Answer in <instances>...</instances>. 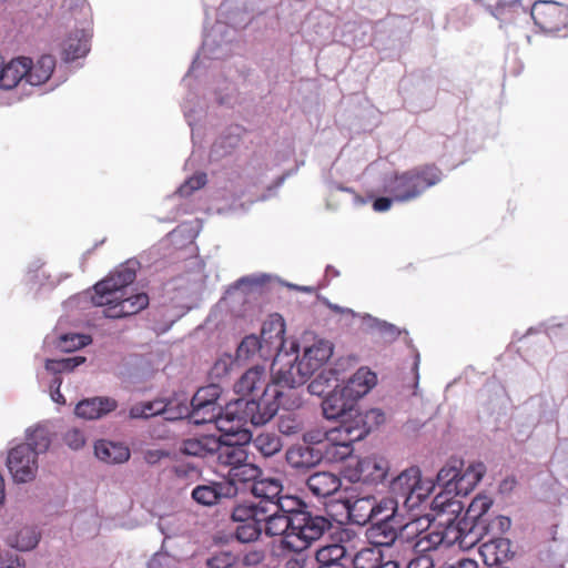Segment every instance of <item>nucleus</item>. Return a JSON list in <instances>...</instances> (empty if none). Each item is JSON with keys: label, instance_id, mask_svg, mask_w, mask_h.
<instances>
[{"label": "nucleus", "instance_id": "obj_55", "mask_svg": "<svg viewBox=\"0 0 568 568\" xmlns=\"http://www.w3.org/2000/svg\"><path fill=\"white\" fill-rule=\"evenodd\" d=\"M435 488V483L432 479H422V475L418 476V483L414 485V491H412V501L407 504V507L414 508L423 503Z\"/></svg>", "mask_w": 568, "mask_h": 568}, {"label": "nucleus", "instance_id": "obj_16", "mask_svg": "<svg viewBox=\"0 0 568 568\" xmlns=\"http://www.w3.org/2000/svg\"><path fill=\"white\" fill-rule=\"evenodd\" d=\"M248 420L242 409L232 412L230 410V404H227L215 425L223 433L226 440L234 437L236 443H248L251 434L245 429Z\"/></svg>", "mask_w": 568, "mask_h": 568}, {"label": "nucleus", "instance_id": "obj_10", "mask_svg": "<svg viewBox=\"0 0 568 568\" xmlns=\"http://www.w3.org/2000/svg\"><path fill=\"white\" fill-rule=\"evenodd\" d=\"M530 17L544 31H559L568 24V6L555 0H538L531 7Z\"/></svg>", "mask_w": 568, "mask_h": 568}, {"label": "nucleus", "instance_id": "obj_14", "mask_svg": "<svg viewBox=\"0 0 568 568\" xmlns=\"http://www.w3.org/2000/svg\"><path fill=\"white\" fill-rule=\"evenodd\" d=\"M122 296L103 310L109 318H122L135 315L149 306V295L143 292H134L132 288L121 294Z\"/></svg>", "mask_w": 568, "mask_h": 568}, {"label": "nucleus", "instance_id": "obj_4", "mask_svg": "<svg viewBox=\"0 0 568 568\" xmlns=\"http://www.w3.org/2000/svg\"><path fill=\"white\" fill-rule=\"evenodd\" d=\"M384 420V414L379 409H371L366 413L355 412L354 417L341 420L338 427L328 432V442L336 445L353 444L364 439L372 430L373 425H379Z\"/></svg>", "mask_w": 568, "mask_h": 568}, {"label": "nucleus", "instance_id": "obj_37", "mask_svg": "<svg viewBox=\"0 0 568 568\" xmlns=\"http://www.w3.org/2000/svg\"><path fill=\"white\" fill-rule=\"evenodd\" d=\"M225 485L222 483H211L199 485L192 490V498L200 505L213 506L225 496Z\"/></svg>", "mask_w": 568, "mask_h": 568}, {"label": "nucleus", "instance_id": "obj_32", "mask_svg": "<svg viewBox=\"0 0 568 568\" xmlns=\"http://www.w3.org/2000/svg\"><path fill=\"white\" fill-rule=\"evenodd\" d=\"M55 68V59L51 54L41 55L36 63L28 58L27 82L31 85H41L52 75Z\"/></svg>", "mask_w": 568, "mask_h": 568}, {"label": "nucleus", "instance_id": "obj_57", "mask_svg": "<svg viewBox=\"0 0 568 568\" xmlns=\"http://www.w3.org/2000/svg\"><path fill=\"white\" fill-rule=\"evenodd\" d=\"M236 562V556L232 551L214 552L206 560L209 568H231Z\"/></svg>", "mask_w": 568, "mask_h": 568}, {"label": "nucleus", "instance_id": "obj_17", "mask_svg": "<svg viewBox=\"0 0 568 568\" xmlns=\"http://www.w3.org/2000/svg\"><path fill=\"white\" fill-rule=\"evenodd\" d=\"M355 404L342 387H336L322 402L323 415L327 419L352 418L356 412Z\"/></svg>", "mask_w": 568, "mask_h": 568}, {"label": "nucleus", "instance_id": "obj_46", "mask_svg": "<svg viewBox=\"0 0 568 568\" xmlns=\"http://www.w3.org/2000/svg\"><path fill=\"white\" fill-rule=\"evenodd\" d=\"M488 531V525L481 521L473 524L467 523L464 517V551L470 550L477 542L481 540L484 535Z\"/></svg>", "mask_w": 568, "mask_h": 568}, {"label": "nucleus", "instance_id": "obj_36", "mask_svg": "<svg viewBox=\"0 0 568 568\" xmlns=\"http://www.w3.org/2000/svg\"><path fill=\"white\" fill-rule=\"evenodd\" d=\"M263 530L268 537L281 536L285 540L292 531V519L274 510L263 515Z\"/></svg>", "mask_w": 568, "mask_h": 568}, {"label": "nucleus", "instance_id": "obj_26", "mask_svg": "<svg viewBox=\"0 0 568 568\" xmlns=\"http://www.w3.org/2000/svg\"><path fill=\"white\" fill-rule=\"evenodd\" d=\"M306 485L316 497H328L341 488V479L329 471H317L312 474Z\"/></svg>", "mask_w": 568, "mask_h": 568}, {"label": "nucleus", "instance_id": "obj_1", "mask_svg": "<svg viewBox=\"0 0 568 568\" xmlns=\"http://www.w3.org/2000/svg\"><path fill=\"white\" fill-rule=\"evenodd\" d=\"M301 406V400L292 392L286 393L285 389L273 379L266 385L262 395L255 399H246L244 397L230 403V410L236 412L242 409L248 423L254 426H262L268 423L282 407L292 410Z\"/></svg>", "mask_w": 568, "mask_h": 568}, {"label": "nucleus", "instance_id": "obj_53", "mask_svg": "<svg viewBox=\"0 0 568 568\" xmlns=\"http://www.w3.org/2000/svg\"><path fill=\"white\" fill-rule=\"evenodd\" d=\"M437 539L438 535L435 529L419 532L414 545V554H429V551L434 549L440 550V545Z\"/></svg>", "mask_w": 568, "mask_h": 568}, {"label": "nucleus", "instance_id": "obj_23", "mask_svg": "<svg viewBox=\"0 0 568 568\" xmlns=\"http://www.w3.org/2000/svg\"><path fill=\"white\" fill-rule=\"evenodd\" d=\"M28 58H14L0 67V89L12 90L22 80L27 81Z\"/></svg>", "mask_w": 568, "mask_h": 568}, {"label": "nucleus", "instance_id": "obj_24", "mask_svg": "<svg viewBox=\"0 0 568 568\" xmlns=\"http://www.w3.org/2000/svg\"><path fill=\"white\" fill-rule=\"evenodd\" d=\"M267 383V373L264 366L256 365L250 369H247L241 378L235 383L234 390L236 394L242 395L243 397L246 395H252L254 392L263 388L268 385Z\"/></svg>", "mask_w": 568, "mask_h": 568}, {"label": "nucleus", "instance_id": "obj_61", "mask_svg": "<svg viewBox=\"0 0 568 568\" xmlns=\"http://www.w3.org/2000/svg\"><path fill=\"white\" fill-rule=\"evenodd\" d=\"M303 444L325 449L328 444V432L313 429L303 434Z\"/></svg>", "mask_w": 568, "mask_h": 568}, {"label": "nucleus", "instance_id": "obj_22", "mask_svg": "<svg viewBox=\"0 0 568 568\" xmlns=\"http://www.w3.org/2000/svg\"><path fill=\"white\" fill-rule=\"evenodd\" d=\"M418 476L419 468L413 466L403 470L390 481L389 489L396 503L402 501L407 506V504L412 501V491H414V485L418 483Z\"/></svg>", "mask_w": 568, "mask_h": 568}, {"label": "nucleus", "instance_id": "obj_43", "mask_svg": "<svg viewBox=\"0 0 568 568\" xmlns=\"http://www.w3.org/2000/svg\"><path fill=\"white\" fill-rule=\"evenodd\" d=\"M89 52V42L83 32L68 37L63 42V53L67 60H75Z\"/></svg>", "mask_w": 568, "mask_h": 568}, {"label": "nucleus", "instance_id": "obj_48", "mask_svg": "<svg viewBox=\"0 0 568 568\" xmlns=\"http://www.w3.org/2000/svg\"><path fill=\"white\" fill-rule=\"evenodd\" d=\"M486 470V465L483 462H474L464 469V497L476 488Z\"/></svg>", "mask_w": 568, "mask_h": 568}, {"label": "nucleus", "instance_id": "obj_8", "mask_svg": "<svg viewBox=\"0 0 568 568\" xmlns=\"http://www.w3.org/2000/svg\"><path fill=\"white\" fill-rule=\"evenodd\" d=\"M135 271L128 267L121 266L115 272L110 274L106 278L98 282L94 285V294L91 300L95 306H105L120 298L129 286L135 281Z\"/></svg>", "mask_w": 568, "mask_h": 568}, {"label": "nucleus", "instance_id": "obj_2", "mask_svg": "<svg viewBox=\"0 0 568 568\" xmlns=\"http://www.w3.org/2000/svg\"><path fill=\"white\" fill-rule=\"evenodd\" d=\"M442 180V171L434 164L415 166L402 173H395L385 185L396 202H408L420 196L427 189Z\"/></svg>", "mask_w": 568, "mask_h": 568}, {"label": "nucleus", "instance_id": "obj_54", "mask_svg": "<svg viewBox=\"0 0 568 568\" xmlns=\"http://www.w3.org/2000/svg\"><path fill=\"white\" fill-rule=\"evenodd\" d=\"M84 362L85 358L82 356L68 357L62 359H48L45 362V369L53 374L72 372L75 367Z\"/></svg>", "mask_w": 568, "mask_h": 568}, {"label": "nucleus", "instance_id": "obj_64", "mask_svg": "<svg viewBox=\"0 0 568 568\" xmlns=\"http://www.w3.org/2000/svg\"><path fill=\"white\" fill-rule=\"evenodd\" d=\"M407 568H434V559L429 554H415Z\"/></svg>", "mask_w": 568, "mask_h": 568}, {"label": "nucleus", "instance_id": "obj_58", "mask_svg": "<svg viewBox=\"0 0 568 568\" xmlns=\"http://www.w3.org/2000/svg\"><path fill=\"white\" fill-rule=\"evenodd\" d=\"M206 182L205 173H195L179 187L178 193L181 196H190L194 191L202 189Z\"/></svg>", "mask_w": 568, "mask_h": 568}, {"label": "nucleus", "instance_id": "obj_52", "mask_svg": "<svg viewBox=\"0 0 568 568\" xmlns=\"http://www.w3.org/2000/svg\"><path fill=\"white\" fill-rule=\"evenodd\" d=\"M278 432L285 436H295L304 429V422L294 414L280 416L277 422Z\"/></svg>", "mask_w": 568, "mask_h": 568}, {"label": "nucleus", "instance_id": "obj_13", "mask_svg": "<svg viewBox=\"0 0 568 568\" xmlns=\"http://www.w3.org/2000/svg\"><path fill=\"white\" fill-rule=\"evenodd\" d=\"M315 372H317L315 366L302 356L296 357L295 362L290 364L288 367L278 369L274 379L283 387V389L286 390V393H291L292 390V393L302 402L297 388L304 385Z\"/></svg>", "mask_w": 568, "mask_h": 568}, {"label": "nucleus", "instance_id": "obj_30", "mask_svg": "<svg viewBox=\"0 0 568 568\" xmlns=\"http://www.w3.org/2000/svg\"><path fill=\"white\" fill-rule=\"evenodd\" d=\"M373 547H389L398 537V529L394 526L393 516H387L372 525L368 530Z\"/></svg>", "mask_w": 568, "mask_h": 568}, {"label": "nucleus", "instance_id": "obj_45", "mask_svg": "<svg viewBox=\"0 0 568 568\" xmlns=\"http://www.w3.org/2000/svg\"><path fill=\"white\" fill-rule=\"evenodd\" d=\"M261 475V468L247 463L246 460L241 463L239 466L233 467L229 470V478L231 483H247L257 480Z\"/></svg>", "mask_w": 568, "mask_h": 568}, {"label": "nucleus", "instance_id": "obj_29", "mask_svg": "<svg viewBox=\"0 0 568 568\" xmlns=\"http://www.w3.org/2000/svg\"><path fill=\"white\" fill-rule=\"evenodd\" d=\"M216 449H219V438L213 435L187 438L184 439L180 446V452L182 454L194 457L214 455Z\"/></svg>", "mask_w": 568, "mask_h": 568}, {"label": "nucleus", "instance_id": "obj_9", "mask_svg": "<svg viewBox=\"0 0 568 568\" xmlns=\"http://www.w3.org/2000/svg\"><path fill=\"white\" fill-rule=\"evenodd\" d=\"M439 524L435 531L438 535L443 558L449 554L455 558L462 557V518L460 513H444L438 509Z\"/></svg>", "mask_w": 568, "mask_h": 568}, {"label": "nucleus", "instance_id": "obj_20", "mask_svg": "<svg viewBox=\"0 0 568 568\" xmlns=\"http://www.w3.org/2000/svg\"><path fill=\"white\" fill-rule=\"evenodd\" d=\"M377 384V375L368 367H359L342 387L344 394L346 393L351 400L355 403L368 394L373 387Z\"/></svg>", "mask_w": 568, "mask_h": 568}, {"label": "nucleus", "instance_id": "obj_59", "mask_svg": "<svg viewBox=\"0 0 568 568\" xmlns=\"http://www.w3.org/2000/svg\"><path fill=\"white\" fill-rule=\"evenodd\" d=\"M323 453H325L324 458L329 462H342L352 455L353 448H349L347 445H336L328 442Z\"/></svg>", "mask_w": 568, "mask_h": 568}, {"label": "nucleus", "instance_id": "obj_3", "mask_svg": "<svg viewBox=\"0 0 568 568\" xmlns=\"http://www.w3.org/2000/svg\"><path fill=\"white\" fill-rule=\"evenodd\" d=\"M333 527L332 521L322 515L313 514L310 508L292 519V531L281 546L294 552H302L320 540Z\"/></svg>", "mask_w": 568, "mask_h": 568}, {"label": "nucleus", "instance_id": "obj_40", "mask_svg": "<svg viewBox=\"0 0 568 568\" xmlns=\"http://www.w3.org/2000/svg\"><path fill=\"white\" fill-rule=\"evenodd\" d=\"M275 510L280 514L293 519L295 516L301 515L305 511L308 505L300 497L294 495H281L276 501H274Z\"/></svg>", "mask_w": 568, "mask_h": 568}, {"label": "nucleus", "instance_id": "obj_5", "mask_svg": "<svg viewBox=\"0 0 568 568\" xmlns=\"http://www.w3.org/2000/svg\"><path fill=\"white\" fill-rule=\"evenodd\" d=\"M460 483L462 460L445 465L437 474V484L442 490L434 498V508L444 513H462Z\"/></svg>", "mask_w": 568, "mask_h": 568}, {"label": "nucleus", "instance_id": "obj_28", "mask_svg": "<svg viewBox=\"0 0 568 568\" xmlns=\"http://www.w3.org/2000/svg\"><path fill=\"white\" fill-rule=\"evenodd\" d=\"M250 489L252 495L260 499L257 505L271 504L274 506V501L282 495L283 485L277 478L265 477L254 480Z\"/></svg>", "mask_w": 568, "mask_h": 568}, {"label": "nucleus", "instance_id": "obj_19", "mask_svg": "<svg viewBox=\"0 0 568 568\" xmlns=\"http://www.w3.org/2000/svg\"><path fill=\"white\" fill-rule=\"evenodd\" d=\"M388 469V462L384 457L367 456L357 462L355 468L356 480L366 484H378L386 478Z\"/></svg>", "mask_w": 568, "mask_h": 568}, {"label": "nucleus", "instance_id": "obj_15", "mask_svg": "<svg viewBox=\"0 0 568 568\" xmlns=\"http://www.w3.org/2000/svg\"><path fill=\"white\" fill-rule=\"evenodd\" d=\"M285 322L278 314H272L263 323L260 338L263 342L265 358L278 356L285 344Z\"/></svg>", "mask_w": 568, "mask_h": 568}, {"label": "nucleus", "instance_id": "obj_56", "mask_svg": "<svg viewBox=\"0 0 568 568\" xmlns=\"http://www.w3.org/2000/svg\"><path fill=\"white\" fill-rule=\"evenodd\" d=\"M221 388L216 384H210L196 390L191 399V405H203L209 403H219Z\"/></svg>", "mask_w": 568, "mask_h": 568}, {"label": "nucleus", "instance_id": "obj_41", "mask_svg": "<svg viewBox=\"0 0 568 568\" xmlns=\"http://www.w3.org/2000/svg\"><path fill=\"white\" fill-rule=\"evenodd\" d=\"M333 355V346L329 342L320 341L305 348L303 356L318 371Z\"/></svg>", "mask_w": 568, "mask_h": 568}, {"label": "nucleus", "instance_id": "obj_38", "mask_svg": "<svg viewBox=\"0 0 568 568\" xmlns=\"http://www.w3.org/2000/svg\"><path fill=\"white\" fill-rule=\"evenodd\" d=\"M222 405L219 403H209L203 405H191L189 417L196 424H206L214 422L216 424L222 412Z\"/></svg>", "mask_w": 568, "mask_h": 568}, {"label": "nucleus", "instance_id": "obj_25", "mask_svg": "<svg viewBox=\"0 0 568 568\" xmlns=\"http://www.w3.org/2000/svg\"><path fill=\"white\" fill-rule=\"evenodd\" d=\"M347 513L353 523L366 525L381 513V508L377 506L374 497L367 496L357 498L352 503L348 501Z\"/></svg>", "mask_w": 568, "mask_h": 568}, {"label": "nucleus", "instance_id": "obj_35", "mask_svg": "<svg viewBox=\"0 0 568 568\" xmlns=\"http://www.w3.org/2000/svg\"><path fill=\"white\" fill-rule=\"evenodd\" d=\"M248 442L251 443L252 447L264 458H270L277 455L283 448L281 437L273 432H261L254 437L251 436Z\"/></svg>", "mask_w": 568, "mask_h": 568}, {"label": "nucleus", "instance_id": "obj_51", "mask_svg": "<svg viewBox=\"0 0 568 568\" xmlns=\"http://www.w3.org/2000/svg\"><path fill=\"white\" fill-rule=\"evenodd\" d=\"M166 405L162 400L139 403L130 408L131 418H150L165 412Z\"/></svg>", "mask_w": 568, "mask_h": 568}, {"label": "nucleus", "instance_id": "obj_50", "mask_svg": "<svg viewBox=\"0 0 568 568\" xmlns=\"http://www.w3.org/2000/svg\"><path fill=\"white\" fill-rule=\"evenodd\" d=\"M51 444L49 432L44 427H36L27 435V443L22 445H28L32 447L36 456L39 454L45 453Z\"/></svg>", "mask_w": 568, "mask_h": 568}, {"label": "nucleus", "instance_id": "obj_49", "mask_svg": "<svg viewBox=\"0 0 568 568\" xmlns=\"http://www.w3.org/2000/svg\"><path fill=\"white\" fill-rule=\"evenodd\" d=\"M255 354L266 359L262 339L255 335L244 337L236 351L237 358L248 359Z\"/></svg>", "mask_w": 568, "mask_h": 568}, {"label": "nucleus", "instance_id": "obj_12", "mask_svg": "<svg viewBox=\"0 0 568 568\" xmlns=\"http://www.w3.org/2000/svg\"><path fill=\"white\" fill-rule=\"evenodd\" d=\"M315 372H317L315 366L302 356L296 357L295 362L290 364L288 367L278 369L274 379L283 387V389L286 390V393H291L292 390V393L302 402L297 388L304 385Z\"/></svg>", "mask_w": 568, "mask_h": 568}, {"label": "nucleus", "instance_id": "obj_34", "mask_svg": "<svg viewBox=\"0 0 568 568\" xmlns=\"http://www.w3.org/2000/svg\"><path fill=\"white\" fill-rule=\"evenodd\" d=\"M479 554L487 566H493L507 560L511 555L510 540L507 538H497L485 542Z\"/></svg>", "mask_w": 568, "mask_h": 568}, {"label": "nucleus", "instance_id": "obj_18", "mask_svg": "<svg viewBox=\"0 0 568 568\" xmlns=\"http://www.w3.org/2000/svg\"><path fill=\"white\" fill-rule=\"evenodd\" d=\"M324 456L322 448L304 444L292 445L285 453L287 464L298 470L315 467Z\"/></svg>", "mask_w": 568, "mask_h": 568}, {"label": "nucleus", "instance_id": "obj_47", "mask_svg": "<svg viewBox=\"0 0 568 568\" xmlns=\"http://www.w3.org/2000/svg\"><path fill=\"white\" fill-rule=\"evenodd\" d=\"M488 531V525L481 521L473 524L467 523L464 517V551L470 550L477 542L481 540L484 535Z\"/></svg>", "mask_w": 568, "mask_h": 568}, {"label": "nucleus", "instance_id": "obj_27", "mask_svg": "<svg viewBox=\"0 0 568 568\" xmlns=\"http://www.w3.org/2000/svg\"><path fill=\"white\" fill-rule=\"evenodd\" d=\"M94 454L102 462L109 464H122L129 460L130 449L123 443L101 439L94 445Z\"/></svg>", "mask_w": 568, "mask_h": 568}, {"label": "nucleus", "instance_id": "obj_11", "mask_svg": "<svg viewBox=\"0 0 568 568\" xmlns=\"http://www.w3.org/2000/svg\"><path fill=\"white\" fill-rule=\"evenodd\" d=\"M7 467L14 481L28 483L36 477L38 457L32 447L20 444L10 449L7 457Z\"/></svg>", "mask_w": 568, "mask_h": 568}, {"label": "nucleus", "instance_id": "obj_7", "mask_svg": "<svg viewBox=\"0 0 568 568\" xmlns=\"http://www.w3.org/2000/svg\"><path fill=\"white\" fill-rule=\"evenodd\" d=\"M135 271L128 267L121 266L115 272L110 274L106 278L98 282L94 285V294L91 300L95 306H105L120 298L129 286L135 281Z\"/></svg>", "mask_w": 568, "mask_h": 568}, {"label": "nucleus", "instance_id": "obj_33", "mask_svg": "<svg viewBox=\"0 0 568 568\" xmlns=\"http://www.w3.org/2000/svg\"><path fill=\"white\" fill-rule=\"evenodd\" d=\"M317 568H346L348 558L346 549L339 544H332L320 548L316 551Z\"/></svg>", "mask_w": 568, "mask_h": 568}, {"label": "nucleus", "instance_id": "obj_62", "mask_svg": "<svg viewBox=\"0 0 568 568\" xmlns=\"http://www.w3.org/2000/svg\"><path fill=\"white\" fill-rule=\"evenodd\" d=\"M90 342H91V338L88 335H81V334L65 335L62 337L63 345H61V347L64 351L70 352V351L83 347V346L88 345Z\"/></svg>", "mask_w": 568, "mask_h": 568}, {"label": "nucleus", "instance_id": "obj_42", "mask_svg": "<svg viewBox=\"0 0 568 568\" xmlns=\"http://www.w3.org/2000/svg\"><path fill=\"white\" fill-rule=\"evenodd\" d=\"M491 504L493 500L488 496L483 494L477 495L464 511V517H466L467 523L473 524L475 521H481L487 524L484 517Z\"/></svg>", "mask_w": 568, "mask_h": 568}, {"label": "nucleus", "instance_id": "obj_21", "mask_svg": "<svg viewBox=\"0 0 568 568\" xmlns=\"http://www.w3.org/2000/svg\"><path fill=\"white\" fill-rule=\"evenodd\" d=\"M118 403L111 397H92L79 402L74 408L78 417L84 419H98L115 410Z\"/></svg>", "mask_w": 568, "mask_h": 568}, {"label": "nucleus", "instance_id": "obj_44", "mask_svg": "<svg viewBox=\"0 0 568 568\" xmlns=\"http://www.w3.org/2000/svg\"><path fill=\"white\" fill-rule=\"evenodd\" d=\"M383 554L378 547H366L355 554L352 559L354 568H378Z\"/></svg>", "mask_w": 568, "mask_h": 568}, {"label": "nucleus", "instance_id": "obj_63", "mask_svg": "<svg viewBox=\"0 0 568 568\" xmlns=\"http://www.w3.org/2000/svg\"><path fill=\"white\" fill-rule=\"evenodd\" d=\"M65 444L72 449H80L85 444V437L82 430L72 428L64 434Z\"/></svg>", "mask_w": 568, "mask_h": 568}, {"label": "nucleus", "instance_id": "obj_39", "mask_svg": "<svg viewBox=\"0 0 568 568\" xmlns=\"http://www.w3.org/2000/svg\"><path fill=\"white\" fill-rule=\"evenodd\" d=\"M474 1L481 3V0ZM480 6L500 22V28L504 23L511 21L513 14L518 13L519 11L526 14V10L523 8L520 0H513L508 3H498L495 8L485 4Z\"/></svg>", "mask_w": 568, "mask_h": 568}, {"label": "nucleus", "instance_id": "obj_60", "mask_svg": "<svg viewBox=\"0 0 568 568\" xmlns=\"http://www.w3.org/2000/svg\"><path fill=\"white\" fill-rule=\"evenodd\" d=\"M334 372L332 369L327 372H321L307 386L308 392L311 394L322 396L327 388H329L328 382L331 381L329 376H334Z\"/></svg>", "mask_w": 568, "mask_h": 568}, {"label": "nucleus", "instance_id": "obj_31", "mask_svg": "<svg viewBox=\"0 0 568 568\" xmlns=\"http://www.w3.org/2000/svg\"><path fill=\"white\" fill-rule=\"evenodd\" d=\"M214 455L220 465L227 466L230 469L247 460V452L244 446L236 440L232 442V439L222 443L219 438V449L214 452Z\"/></svg>", "mask_w": 568, "mask_h": 568}, {"label": "nucleus", "instance_id": "obj_6", "mask_svg": "<svg viewBox=\"0 0 568 568\" xmlns=\"http://www.w3.org/2000/svg\"><path fill=\"white\" fill-rule=\"evenodd\" d=\"M268 509L254 503L237 504L233 507L231 519L236 524L235 538L241 542L256 541L263 531V515Z\"/></svg>", "mask_w": 568, "mask_h": 568}]
</instances>
